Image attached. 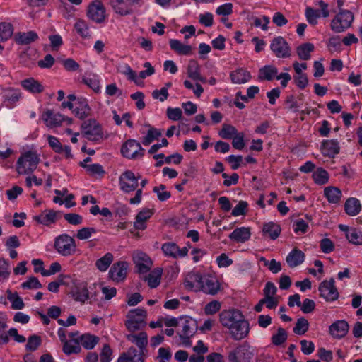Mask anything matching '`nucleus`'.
<instances>
[{
	"instance_id": "7",
	"label": "nucleus",
	"mask_w": 362,
	"mask_h": 362,
	"mask_svg": "<svg viewBox=\"0 0 362 362\" xmlns=\"http://www.w3.org/2000/svg\"><path fill=\"white\" fill-rule=\"evenodd\" d=\"M353 21V13L348 10H343L340 11L332 21V29L337 33L343 32L351 26Z\"/></svg>"
},
{
	"instance_id": "28",
	"label": "nucleus",
	"mask_w": 362,
	"mask_h": 362,
	"mask_svg": "<svg viewBox=\"0 0 362 362\" xmlns=\"http://www.w3.org/2000/svg\"><path fill=\"white\" fill-rule=\"evenodd\" d=\"M1 95L8 102V105H13L21 99V92L18 89L9 87L2 89Z\"/></svg>"
},
{
	"instance_id": "39",
	"label": "nucleus",
	"mask_w": 362,
	"mask_h": 362,
	"mask_svg": "<svg viewBox=\"0 0 362 362\" xmlns=\"http://www.w3.org/2000/svg\"><path fill=\"white\" fill-rule=\"evenodd\" d=\"M82 81L95 93H98L100 89L99 76L95 74H89L82 78Z\"/></svg>"
},
{
	"instance_id": "25",
	"label": "nucleus",
	"mask_w": 362,
	"mask_h": 362,
	"mask_svg": "<svg viewBox=\"0 0 362 362\" xmlns=\"http://www.w3.org/2000/svg\"><path fill=\"white\" fill-rule=\"evenodd\" d=\"M232 83L236 84H243L248 82L252 76L250 73L245 69L239 68L233 71L230 74Z\"/></svg>"
},
{
	"instance_id": "22",
	"label": "nucleus",
	"mask_w": 362,
	"mask_h": 362,
	"mask_svg": "<svg viewBox=\"0 0 362 362\" xmlns=\"http://www.w3.org/2000/svg\"><path fill=\"white\" fill-rule=\"evenodd\" d=\"M203 276L198 272H190L187 274L184 285L189 290H200Z\"/></svg>"
},
{
	"instance_id": "34",
	"label": "nucleus",
	"mask_w": 362,
	"mask_h": 362,
	"mask_svg": "<svg viewBox=\"0 0 362 362\" xmlns=\"http://www.w3.org/2000/svg\"><path fill=\"white\" fill-rule=\"evenodd\" d=\"M293 69L296 73L294 76L295 84L300 89H304L308 83V79L305 74H303L300 69V64L296 62L293 64Z\"/></svg>"
},
{
	"instance_id": "26",
	"label": "nucleus",
	"mask_w": 362,
	"mask_h": 362,
	"mask_svg": "<svg viewBox=\"0 0 362 362\" xmlns=\"http://www.w3.org/2000/svg\"><path fill=\"white\" fill-rule=\"evenodd\" d=\"M38 38L37 34L33 30L18 32L14 35V40L18 45H30Z\"/></svg>"
},
{
	"instance_id": "15",
	"label": "nucleus",
	"mask_w": 362,
	"mask_h": 362,
	"mask_svg": "<svg viewBox=\"0 0 362 362\" xmlns=\"http://www.w3.org/2000/svg\"><path fill=\"white\" fill-rule=\"evenodd\" d=\"M232 337L235 340H241L244 339L249 333L250 325L248 321L243 317L238 322L228 328Z\"/></svg>"
},
{
	"instance_id": "57",
	"label": "nucleus",
	"mask_w": 362,
	"mask_h": 362,
	"mask_svg": "<svg viewBox=\"0 0 362 362\" xmlns=\"http://www.w3.org/2000/svg\"><path fill=\"white\" fill-rule=\"evenodd\" d=\"M305 16L309 23L315 25L317 23V18L321 16V14L319 10L308 7L305 9Z\"/></svg>"
},
{
	"instance_id": "5",
	"label": "nucleus",
	"mask_w": 362,
	"mask_h": 362,
	"mask_svg": "<svg viewBox=\"0 0 362 362\" xmlns=\"http://www.w3.org/2000/svg\"><path fill=\"white\" fill-rule=\"evenodd\" d=\"M125 325L131 332H135L146 325V310L144 308L131 310L127 315Z\"/></svg>"
},
{
	"instance_id": "61",
	"label": "nucleus",
	"mask_w": 362,
	"mask_h": 362,
	"mask_svg": "<svg viewBox=\"0 0 362 362\" xmlns=\"http://www.w3.org/2000/svg\"><path fill=\"white\" fill-rule=\"evenodd\" d=\"M47 141L49 146L56 153H62L64 151V146L60 143L59 140L52 135L47 136Z\"/></svg>"
},
{
	"instance_id": "18",
	"label": "nucleus",
	"mask_w": 362,
	"mask_h": 362,
	"mask_svg": "<svg viewBox=\"0 0 362 362\" xmlns=\"http://www.w3.org/2000/svg\"><path fill=\"white\" fill-rule=\"evenodd\" d=\"M180 320H183L182 329L179 334L180 338H191L197 330V322L190 317H181Z\"/></svg>"
},
{
	"instance_id": "40",
	"label": "nucleus",
	"mask_w": 362,
	"mask_h": 362,
	"mask_svg": "<svg viewBox=\"0 0 362 362\" xmlns=\"http://www.w3.org/2000/svg\"><path fill=\"white\" fill-rule=\"evenodd\" d=\"M78 341L85 349H92L98 342V338L89 334H85L81 335Z\"/></svg>"
},
{
	"instance_id": "4",
	"label": "nucleus",
	"mask_w": 362,
	"mask_h": 362,
	"mask_svg": "<svg viewBox=\"0 0 362 362\" xmlns=\"http://www.w3.org/2000/svg\"><path fill=\"white\" fill-rule=\"evenodd\" d=\"M87 18L93 23L101 24L105 23L107 14L105 6L101 0H93L86 8Z\"/></svg>"
},
{
	"instance_id": "53",
	"label": "nucleus",
	"mask_w": 362,
	"mask_h": 362,
	"mask_svg": "<svg viewBox=\"0 0 362 362\" xmlns=\"http://www.w3.org/2000/svg\"><path fill=\"white\" fill-rule=\"evenodd\" d=\"M165 189V185L163 184L153 188V192L157 194V197L160 202H165L171 197V193L166 191Z\"/></svg>"
},
{
	"instance_id": "52",
	"label": "nucleus",
	"mask_w": 362,
	"mask_h": 362,
	"mask_svg": "<svg viewBox=\"0 0 362 362\" xmlns=\"http://www.w3.org/2000/svg\"><path fill=\"white\" fill-rule=\"evenodd\" d=\"M162 135L160 129L156 128H150L146 136L144 137L142 143L145 146L149 145L154 139H158Z\"/></svg>"
},
{
	"instance_id": "47",
	"label": "nucleus",
	"mask_w": 362,
	"mask_h": 362,
	"mask_svg": "<svg viewBox=\"0 0 362 362\" xmlns=\"http://www.w3.org/2000/svg\"><path fill=\"white\" fill-rule=\"evenodd\" d=\"M237 133L238 132L235 127L230 124H223L218 134L223 139H230L236 135Z\"/></svg>"
},
{
	"instance_id": "17",
	"label": "nucleus",
	"mask_w": 362,
	"mask_h": 362,
	"mask_svg": "<svg viewBox=\"0 0 362 362\" xmlns=\"http://www.w3.org/2000/svg\"><path fill=\"white\" fill-rule=\"evenodd\" d=\"M128 264L126 262L115 263L109 271V276L117 282L123 281L127 276Z\"/></svg>"
},
{
	"instance_id": "33",
	"label": "nucleus",
	"mask_w": 362,
	"mask_h": 362,
	"mask_svg": "<svg viewBox=\"0 0 362 362\" xmlns=\"http://www.w3.org/2000/svg\"><path fill=\"white\" fill-rule=\"evenodd\" d=\"M153 215V212L150 209H144L136 216V221L134 226L137 230H144L146 228L145 222L149 219Z\"/></svg>"
},
{
	"instance_id": "62",
	"label": "nucleus",
	"mask_w": 362,
	"mask_h": 362,
	"mask_svg": "<svg viewBox=\"0 0 362 362\" xmlns=\"http://www.w3.org/2000/svg\"><path fill=\"white\" fill-rule=\"evenodd\" d=\"M248 204L245 201H240L232 210L231 214L233 216L245 215L247 212Z\"/></svg>"
},
{
	"instance_id": "45",
	"label": "nucleus",
	"mask_w": 362,
	"mask_h": 362,
	"mask_svg": "<svg viewBox=\"0 0 362 362\" xmlns=\"http://www.w3.org/2000/svg\"><path fill=\"white\" fill-rule=\"evenodd\" d=\"M187 74L189 78L194 81H203L199 73V67L195 61H190L187 68Z\"/></svg>"
},
{
	"instance_id": "64",
	"label": "nucleus",
	"mask_w": 362,
	"mask_h": 362,
	"mask_svg": "<svg viewBox=\"0 0 362 362\" xmlns=\"http://www.w3.org/2000/svg\"><path fill=\"white\" fill-rule=\"evenodd\" d=\"M95 233V228L92 227H85L77 231L76 238L79 240H86L90 238L93 233Z\"/></svg>"
},
{
	"instance_id": "29",
	"label": "nucleus",
	"mask_w": 362,
	"mask_h": 362,
	"mask_svg": "<svg viewBox=\"0 0 362 362\" xmlns=\"http://www.w3.org/2000/svg\"><path fill=\"white\" fill-rule=\"evenodd\" d=\"M58 212L54 210H45L40 215L33 217V219L38 223L44 226H49L55 223Z\"/></svg>"
},
{
	"instance_id": "8",
	"label": "nucleus",
	"mask_w": 362,
	"mask_h": 362,
	"mask_svg": "<svg viewBox=\"0 0 362 362\" xmlns=\"http://www.w3.org/2000/svg\"><path fill=\"white\" fill-rule=\"evenodd\" d=\"M252 356L250 346L243 344L228 352V359L229 362H250Z\"/></svg>"
},
{
	"instance_id": "59",
	"label": "nucleus",
	"mask_w": 362,
	"mask_h": 362,
	"mask_svg": "<svg viewBox=\"0 0 362 362\" xmlns=\"http://www.w3.org/2000/svg\"><path fill=\"white\" fill-rule=\"evenodd\" d=\"M21 287L23 289H39L42 287V285L37 277L31 276L26 281L21 284Z\"/></svg>"
},
{
	"instance_id": "35",
	"label": "nucleus",
	"mask_w": 362,
	"mask_h": 362,
	"mask_svg": "<svg viewBox=\"0 0 362 362\" xmlns=\"http://www.w3.org/2000/svg\"><path fill=\"white\" fill-rule=\"evenodd\" d=\"M74 115L81 119H83L90 114V108L86 99H80L78 105L73 110Z\"/></svg>"
},
{
	"instance_id": "36",
	"label": "nucleus",
	"mask_w": 362,
	"mask_h": 362,
	"mask_svg": "<svg viewBox=\"0 0 362 362\" xmlns=\"http://www.w3.org/2000/svg\"><path fill=\"white\" fill-rule=\"evenodd\" d=\"M361 209L360 202L356 198H349L344 204V210L346 213L351 216L357 215Z\"/></svg>"
},
{
	"instance_id": "2",
	"label": "nucleus",
	"mask_w": 362,
	"mask_h": 362,
	"mask_svg": "<svg viewBox=\"0 0 362 362\" xmlns=\"http://www.w3.org/2000/svg\"><path fill=\"white\" fill-rule=\"evenodd\" d=\"M281 80V85L285 88L291 79L288 73H281L278 74V69L273 65H266L259 70L258 79L259 81H272L273 79Z\"/></svg>"
},
{
	"instance_id": "14",
	"label": "nucleus",
	"mask_w": 362,
	"mask_h": 362,
	"mask_svg": "<svg viewBox=\"0 0 362 362\" xmlns=\"http://www.w3.org/2000/svg\"><path fill=\"white\" fill-rule=\"evenodd\" d=\"M242 313L235 309L226 310L220 314V322L225 327L229 328L243 317Z\"/></svg>"
},
{
	"instance_id": "49",
	"label": "nucleus",
	"mask_w": 362,
	"mask_h": 362,
	"mask_svg": "<svg viewBox=\"0 0 362 362\" xmlns=\"http://www.w3.org/2000/svg\"><path fill=\"white\" fill-rule=\"evenodd\" d=\"M313 178L315 183L318 185H325L328 182L329 175L328 173L322 169L317 168L313 174Z\"/></svg>"
},
{
	"instance_id": "54",
	"label": "nucleus",
	"mask_w": 362,
	"mask_h": 362,
	"mask_svg": "<svg viewBox=\"0 0 362 362\" xmlns=\"http://www.w3.org/2000/svg\"><path fill=\"white\" fill-rule=\"evenodd\" d=\"M41 343L42 339L40 336L36 334L31 335L28 337L25 349L29 351H35L40 346Z\"/></svg>"
},
{
	"instance_id": "12",
	"label": "nucleus",
	"mask_w": 362,
	"mask_h": 362,
	"mask_svg": "<svg viewBox=\"0 0 362 362\" xmlns=\"http://www.w3.org/2000/svg\"><path fill=\"white\" fill-rule=\"evenodd\" d=\"M119 184L123 192L129 193L134 191L138 187V178L132 171L126 170L120 175Z\"/></svg>"
},
{
	"instance_id": "56",
	"label": "nucleus",
	"mask_w": 362,
	"mask_h": 362,
	"mask_svg": "<svg viewBox=\"0 0 362 362\" xmlns=\"http://www.w3.org/2000/svg\"><path fill=\"white\" fill-rule=\"evenodd\" d=\"M287 337L286 330L284 328L279 327L277 333L272 336V342L276 346L281 345L286 341Z\"/></svg>"
},
{
	"instance_id": "30",
	"label": "nucleus",
	"mask_w": 362,
	"mask_h": 362,
	"mask_svg": "<svg viewBox=\"0 0 362 362\" xmlns=\"http://www.w3.org/2000/svg\"><path fill=\"white\" fill-rule=\"evenodd\" d=\"M250 236L251 232L250 228L240 227L235 229L229 235V238L236 243H245L250 238Z\"/></svg>"
},
{
	"instance_id": "51",
	"label": "nucleus",
	"mask_w": 362,
	"mask_h": 362,
	"mask_svg": "<svg viewBox=\"0 0 362 362\" xmlns=\"http://www.w3.org/2000/svg\"><path fill=\"white\" fill-rule=\"evenodd\" d=\"M309 328V322L305 317H300L297 320L295 327H293V332L296 334H304Z\"/></svg>"
},
{
	"instance_id": "6",
	"label": "nucleus",
	"mask_w": 362,
	"mask_h": 362,
	"mask_svg": "<svg viewBox=\"0 0 362 362\" xmlns=\"http://www.w3.org/2000/svg\"><path fill=\"white\" fill-rule=\"evenodd\" d=\"M82 135L89 141H98L103 139L101 126L95 119H88L81 124Z\"/></svg>"
},
{
	"instance_id": "44",
	"label": "nucleus",
	"mask_w": 362,
	"mask_h": 362,
	"mask_svg": "<svg viewBox=\"0 0 362 362\" xmlns=\"http://www.w3.org/2000/svg\"><path fill=\"white\" fill-rule=\"evenodd\" d=\"M13 33V28L11 23H0V42H4L9 39Z\"/></svg>"
},
{
	"instance_id": "3",
	"label": "nucleus",
	"mask_w": 362,
	"mask_h": 362,
	"mask_svg": "<svg viewBox=\"0 0 362 362\" xmlns=\"http://www.w3.org/2000/svg\"><path fill=\"white\" fill-rule=\"evenodd\" d=\"M54 247L62 256L72 255L76 250L75 240L66 233L55 238Z\"/></svg>"
},
{
	"instance_id": "21",
	"label": "nucleus",
	"mask_w": 362,
	"mask_h": 362,
	"mask_svg": "<svg viewBox=\"0 0 362 362\" xmlns=\"http://www.w3.org/2000/svg\"><path fill=\"white\" fill-rule=\"evenodd\" d=\"M219 289V283L215 277L209 276H203L200 290L206 294L216 295Z\"/></svg>"
},
{
	"instance_id": "24",
	"label": "nucleus",
	"mask_w": 362,
	"mask_h": 362,
	"mask_svg": "<svg viewBox=\"0 0 362 362\" xmlns=\"http://www.w3.org/2000/svg\"><path fill=\"white\" fill-rule=\"evenodd\" d=\"M305 258L304 252L295 247L288 253L286 261L290 267L293 268L301 264L304 262Z\"/></svg>"
},
{
	"instance_id": "19",
	"label": "nucleus",
	"mask_w": 362,
	"mask_h": 362,
	"mask_svg": "<svg viewBox=\"0 0 362 362\" xmlns=\"http://www.w3.org/2000/svg\"><path fill=\"white\" fill-rule=\"evenodd\" d=\"M110 5L117 14L122 16L133 13V4L127 0H110Z\"/></svg>"
},
{
	"instance_id": "13",
	"label": "nucleus",
	"mask_w": 362,
	"mask_h": 362,
	"mask_svg": "<svg viewBox=\"0 0 362 362\" xmlns=\"http://www.w3.org/2000/svg\"><path fill=\"white\" fill-rule=\"evenodd\" d=\"M161 250L165 256L173 259L182 258L186 257L188 254L187 247L180 248L176 243L173 242L163 244Z\"/></svg>"
},
{
	"instance_id": "43",
	"label": "nucleus",
	"mask_w": 362,
	"mask_h": 362,
	"mask_svg": "<svg viewBox=\"0 0 362 362\" xmlns=\"http://www.w3.org/2000/svg\"><path fill=\"white\" fill-rule=\"evenodd\" d=\"M76 33L83 38L90 37V31L87 22L83 19H78L74 24Z\"/></svg>"
},
{
	"instance_id": "11",
	"label": "nucleus",
	"mask_w": 362,
	"mask_h": 362,
	"mask_svg": "<svg viewBox=\"0 0 362 362\" xmlns=\"http://www.w3.org/2000/svg\"><path fill=\"white\" fill-rule=\"evenodd\" d=\"M136 272L140 274H147L151 269L152 261L144 252H136L132 255Z\"/></svg>"
},
{
	"instance_id": "31",
	"label": "nucleus",
	"mask_w": 362,
	"mask_h": 362,
	"mask_svg": "<svg viewBox=\"0 0 362 362\" xmlns=\"http://www.w3.org/2000/svg\"><path fill=\"white\" fill-rule=\"evenodd\" d=\"M21 86L31 93H40L44 90L43 86L34 78H28L21 81Z\"/></svg>"
},
{
	"instance_id": "38",
	"label": "nucleus",
	"mask_w": 362,
	"mask_h": 362,
	"mask_svg": "<svg viewBox=\"0 0 362 362\" xmlns=\"http://www.w3.org/2000/svg\"><path fill=\"white\" fill-rule=\"evenodd\" d=\"M324 194L329 203L337 204L339 202L341 192L335 187H327L324 189Z\"/></svg>"
},
{
	"instance_id": "63",
	"label": "nucleus",
	"mask_w": 362,
	"mask_h": 362,
	"mask_svg": "<svg viewBox=\"0 0 362 362\" xmlns=\"http://www.w3.org/2000/svg\"><path fill=\"white\" fill-rule=\"evenodd\" d=\"M252 25L256 28H261L263 30H267L268 29V23H269V18L266 16H263L262 17H252Z\"/></svg>"
},
{
	"instance_id": "1",
	"label": "nucleus",
	"mask_w": 362,
	"mask_h": 362,
	"mask_svg": "<svg viewBox=\"0 0 362 362\" xmlns=\"http://www.w3.org/2000/svg\"><path fill=\"white\" fill-rule=\"evenodd\" d=\"M39 155L33 151H28L23 153L16 163V170L19 174L32 173L40 163Z\"/></svg>"
},
{
	"instance_id": "27",
	"label": "nucleus",
	"mask_w": 362,
	"mask_h": 362,
	"mask_svg": "<svg viewBox=\"0 0 362 362\" xmlns=\"http://www.w3.org/2000/svg\"><path fill=\"white\" fill-rule=\"evenodd\" d=\"M281 231V226L272 221L264 223L262 227L263 236L268 237L272 240H276L279 236Z\"/></svg>"
},
{
	"instance_id": "41",
	"label": "nucleus",
	"mask_w": 362,
	"mask_h": 362,
	"mask_svg": "<svg viewBox=\"0 0 362 362\" xmlns=\"http://www.w3.org/2000/svg\"><path fill=\"white\" fill-rule=\"evenodd\" d=\"M113 261V255L110 252L106 253L103 257L98 259L95 262V266L100 272L106 271Z\"/></svg>"
},
{
	"instance_id": "60",
	"label": "nucleus",
	"mask_w": 362,
	"mask_h": 362,
	"mask_svg": "<svg viewBox=\"0 0 362 362\" xmlns=\"http://www.w3.org/2000/svg\"><path fill=\"white\" fill-rule=\"evenodd\" d=\"M271 49L278 58H287L291 55L290 47H271Z\"/></svg>"
},
{
	"instance_id": "42",
	"label": "nucleus",
	"mask_w": 362,
	"mask_h": 362,
	"mask_svg": "<svg viewBox=\"0 0 362 362\" xmlns=\"http://www.w3.org/2000/svg\"><path fill=\"white\" fill-rule=\"evenodd\" d=\"M7 298L8 300L11 302V307L13 309L21 310L24 308L25 304L17 292L12 293L10 290H8Z\"/></svg>"
},
{
	"instance_id": "46",
	"label": "nucleus",
	"mask_w": 362,
	"mask_h": 362,
	"mask_svg": "<svg viewBox=\"0 0 362 362\" xmlns=\"http://www.w3.org/2000/svg\"><path fill=\"white\" fill-rule=\"evenodd\" d=\"M80 166L86 168L90 175H98L102 177L105 173L103 167L100 164L84 165L83 163H80Z\"/></svg>"
},
{
	"instance_id": "20",
	"label": "nucleus",
	"mask_w": 362,
	"mask_h": 362,
	"mask_svg": "<svg viewBox=\"0 0 362 362\" xmlns=\"http://www.w3.org/2000/svg\"><path fill=\"white\" fill-rule=\"evenodd\" d=\"M349 325L346 320H337L332 323L329 328V334L335 339H341L346 335Z\"/></svg>"
},
{
	"instance_id": "48",
	"label": "nucleus",
	"mask_w": 362,
	"mask_h": 362,
	"mask_svg": "<svg viewBox=\"0 0 362 362\" xmlns=\"http://www.w3.org/2000/svg\"><path fill=\"white\" fill-rule=\"evenodd\" d=\"M63 351L67 355L79 353L81 351L79 341L77 339L71 341H65L63 346Z\"/></svg>"
},
{
	"instance_id": "58",
	"label": "nucleus",
	"mask_w": 362,
	"mask_h": 362,
	"mask_svg": "<svg viewBox=\"0 0 362 362\" xmlns=\"http://www.w3.org/2000/svg\"><path fill=\"white\" fill-rule=\"evenodd\" d=\"M73 297L75 300L84 303L89 298L87 288L85 286L76 288V291L73 293Z\"/></svg>"
},
{
	"instance_id": "32",
	"label": "nucleus",
	"mask_w": 362,
	"mask_h": 362,
	"mask_svg": "<svg viewBox=\"0 0 362 362\" xmlns=\"http://www.w3.org/2000/svg\"><path fill=\"white\" fill-rule=\"evenodd\" d=\"M127 339L132 343L135 344L142 352L148 344V337L147 334L144 332H141L138 334H127Z\"/></svg>"
},
{
	"instance_id": "16",
	"label": "nucleus",
	"mask_w": 362,
	"mask_h": 362,
	"mask_svg": "<svg viewBox=\"0 0 362 362\" xmlns=\"http://www.w3.org/2000/svg\"><path fill=\"white\" fill-rule=\"evenodd\" d=\"M42 119L49 128L61 126L65 117L59 113H55L52 110H46L42 115Z\"/></svg>"
},
{
	"instance_id": "50",
	"label": "nucleus",
	"mask_w": 362,
	"mask_h": 362,
	"mask_svg": "<svg viewBox=\"0 0 362 362\" xmlns=\"http://www.w3.org/2000/svg\"><path fill=\"white\" fill-rule=\"evenodd\" d=\"M346 237L349 243L354 245H362V232L352 228L346 234Z\"/></svg>"
},
{
	"instance_id": "9",
	"label": "nucleus",
	"mask_w": 362,
	"mask_h": 362,
	"mask_svg": "<svg viewBox=\"0 0 362 362\" xmlns=\"http://www.w3.org/2000/svg\"><path fill=\"white\" fill-rule=\"evenodd\" d=\"M144 151L140 143L134 139L127 140L121 148L122 156L129 159L141 158L144 156Z\"/></svg>"
},
{
	"instance_id": "55",
	"label": "nucleus",
	"mask_w": 362,
	"mask_h": 362,
	"mask_svg": "<svg viewBox=\"0 0 362 362\" xmlns=\"http://www.w3.org/2000/svg\"><path fill=\"white\" fill-rule=\"evenodd\" d=\"M301 100H302V97L299 98V99L297 100L294 95H289L286 97L285 103L287 106V108L289 110L296 112L298 110V107L301 105V103H300Z\"/></svg>"
},
{
	"instance_id": "23",
	"label": "nucleus",
	"mask_w": 362,
	"mask_h": 362,
	"mask_svg": "<svg viewBox=\"0 0 362 362\" xmlns=\"http://www.w3.org/2000/svg\"><path fill=\"white\" fill-rule=\"evenodd\" d=\"M322 153L328 157L334 158L339 153L340 147L337 140H325L321 145Z\"/></svg>"
},
{
	"instance_id": "37",
	"label": "nucleus",
	"mask_w": 362,
	"mask_h": 362,
	"mask_svg": "<svg viewBox=\"0 0 362 362\" xmlns=\"http://www.w3.org/2000/svg\"><path fill=\"white\" fill-rule=\"evenodd\" d=\"M38 57L37 51L35 47H26L25 51L20 54L21 62L28 66L32 62L35 61Z\"/></svg>"
},
{
	"instance_id": "10",
	"label": "nucleus",
	"mask_w": 362,
	"mask_h": 362,
	"mask_svg": "<svg viewBox=\"0 0 362 362\" xmlns=\"http://www.w3.org/2000/svg\"><path fill=\"white\" fill-rule=\"evenodd\" d=\"M320 295L326 301H334L339 298V292L334 286V279L325 280L319 286Z\"/></svg>"
}]
</instances>
